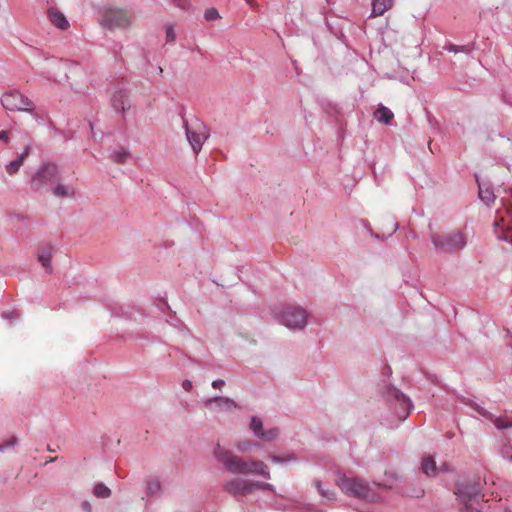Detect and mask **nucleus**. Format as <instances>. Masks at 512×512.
Returning a JSON list of instances; mask_svg holds the SVG:
<instances>
[{
	"mask_svg": "<svg viewBox=\"0 0 512 512\" xmlns=\"http://www.w3.org/2000/svg\"><path fill=\"white\" fill-rule=\"evenodd\" d=\"M148 489L149 490H153V489H159V483L157 481H152L148 484Z\"/></svg>",
	"mask_w": 512,
	"mask_h": 512,
	"instance_id": "39",
	"label": "nucleus"
},
{
	"mask_svg": "<svg viewBox=\"0 0 512 512\" xmlns=\"http://www.w3.org/2000/svg\"><path fill=\"white\" fill-rule=\"evenodd\" d=\"M186 137L193 151L198 154L209 137V128L200 120L185 123Z\"/></svg>",
	"mask_w": 512,
	"mask_h": 512,
	"instance_id": "6",
	"label": "nucleus"
},
{
	"mask_svg": "<svg viewBox=\"0 0 512 512\" xmlns=\"http://www.w3.org/2000/svg\"><path fill=\"white\" fill-rule=\"evenodd\" d=\"M249 474L260 475L265 479L271 478L268 466L263 461L252 458L249 459Z\"/></svg>",
	"mask_w": 512,
	"mask_h": 512,
	"instance_id": "15",
	"label": "nucleus"
},
{
	"mask_svg": "<svg viewBox=\"0 0 512 512\" xmlns=\"http://www.w3.org/2000/svg\"><path fill=\"white\" fill-rule=\"evenodd\" d=\"M52 257H53V248L51 246H49L38 255V260L41 262V264L44 268L51 271Z\"/></svg>",
	"mask_w": 512,
	"mask_h": 512,
	"instance_id": "22",
	"label": "nucleus"
},
{
	"mask_svg": "<svg viewBox=\"0 0 512 512\" xmlns=\"http://www.w3.org/2000/svg\"><path fill=\"white\" fill-rule=\"evenodd\" d=\"M204 406L212 411V412H219V411H230L234 408H236V403L227 397H215L211 399H207L204 402Z\"/></svg>",
	"mask_w": 512,
	"mask_h": 512,
	"instance_id": "12",
	"label": "nucleus"
},
{
	"mask_svg": "<svg viewBox=\"0 0 512 512\" xmlns=\"http://www.w3.org/2000/svg\"><path fill=\"white\" fill-rule=\"evenodd\" d=\"M93 494L98 498H107L111 495V490L103 483H97L93 489Z\"/></svg>",
	"mask_w": 512,
	"mask_h": 512,
	"instance_id": "24",
	"label": "nucleus"
},
{
	"mask_svg": "<svg viewBox=\"0 0 512 512\" xmlns=\"http://www.w3.org/2000/svg\"><path fill=\"white\" fill-rule=\"evenodd\" d=\"M17 439L15 437L11 438L9 441L5 442L4 445H0V451H2L4 448L13 446L16 443Z\"/></svg>",
	"mask_w": 512,
	"mask_h": 512,
	"instance_id": "34",
	"label": "nucleus"
},
{
	"mask_svg": "<svg viewBox=\"0 0 512 512\" xmlns=\"http://www.w3.org/2000/svg\"><path fill=\"white\" fill-rule=\"evenodd\" d=\"M476 180L478 182L480 199L486 204L494 202L495 195L490 185L488 183L480 182L478 178Z\"/></svg>",
	"mask_w": 512,
	"mask_h": 512,
	"instance_id": "18",
	"label": "nucleus"
},
{
	"mask_svg": "<svg viewBox=\"0 0 512 512\" xmlns=\"http://www.w3.org/2000/svg\"><path fill=\"white\" fill-rule=\"evenodd\" d=\"M49 20L58 28L65 30L69 27V22L62 12L57 8H50L48 11Z\"/></svg>",
	"mask_w": 512,
	"mask_h": 512,
	"instance_id": "16",
	"label": "nucleus"
},
{
	"mask_svg": "<svg viewBox=\"0 0 512 512\" xmlns=\"http://www.w3.org/2000/svg\"><path fill=\"white\" fill-rule=\"evenodd\" d=\"M493 423L498 429L512 427V422H510L506 418H502V417L495 418L493 420Z\"/></svg>",
	"mask_w": 512,
	"mask_h": 512,
	"instance_id": "28",
	"label": "nucleus"
},
{
	"mask_svg": "<svg viewBox=\"0 0 512 512\" xmlns=\"http://www.w3.org/2000/svg\"><path fill=\"white\" fill-rule=\"evenodd\" d=\"M53 194L59 198H71L75 196L76 191L72 186L58 184L53 189Z\"/></svg>",
	"mask_w": 512,
	"mask_h": 512,
	"instance_id": "21",
	"label": "nucleus"
},
{
	"mask_svg": "<svg viewBox=\"0 0 512 512\" xmlns=\"http://www.w3.org/2000/svg\"><path fill=\"white\" fill-rule=\"evenodd\" d=\"M421 469L427 476H436L439 470L434 458L431 456H426L422 459Z\"/></svg>",
	"mask_w": 512,
	"mask_h": 512,
	"instance_id": "20",
	"label": "nucleus"
},
{
	"mask_svg": "<svg viewBox=\"0 0 512 512\" xmlns=\"http://www.w3.org/2000/svg\"><path fill=\"white\" fill-rule=\"evenodd\" d=\"M30 150H31L30 146H26L24 151L15 160L10 161L6 165L5 169L9 175H14L19 171V169L23 165L25 159L29 156Z\"/></svg>",
	"mask_w": 512,
	"mask_h": 512,
	"instance_id": "14",
	"label": "nucleus"
},
{
	"mask_svg": "<svg viewBox=\"0 0 512 512\" xmlns=\"http://www.w3.org/2000/svg\"><path fill=\"white\" fill-rule=\"evenodd\" d=\"M176 39V34L172 26L166 27V42H173Z\"/></svg>",
	"mask_w": 512,
	"mask_h": 512,
	"instance_id": "30",
	"label": "nucleus"
},
{
	"mask_svg": "<svg viewBox=\"0 0 512 512\" xmlns=\"http://www.w3.org/2000/svg\"><path fill=\"white\" fill-rule=\"evenodd\" d=\"M457 494L465 512H481L483 495H481L478 486L465 485L458 489Z\"/></svg>",
	"mask_w": 512,
	"mask_h": 512,
	"instance_id": "8",
	"label": "nucleus"
},
{
	"mask_svg": "<svg viewBox=\"0 0 512 512\" xmlns=\"http://www.w3.org/2000/svg\"><path fill=\"white\" fill-rule=\"evenodd\" d=\"M111 106L117 113L125 114L132 107L130 91L124 87H117L111 93Z\"/></svg>",
	"mask_w": 512,
	"mask_h": 512,
	"instance_id": "11",
	"label": "nucleus"
},
{
	"mask_svg": "<svg viewBox=\"0 0 512 512\" xmlns=\"http://www.w3.org/2000/svg\"><path fill=\"white\" fill-rule=\"evenodd\" d=\"M405 494H406L407 496H409V497H416V498H418V497L423 496V494H424V490H422V489H417V490L413 491L412 493L405 492Z\"/></svg>",
	"mask_w": 512,
	"mask_h": 512,
	"instance_id": "32",
	"label": "nucleus"
},
{
	"mask_svg": "<svg viewBox=\"0 0 512 512\" xmlns=\"http://www.w3.org/2000/svg\"><path fill=\"white\" fill-rule=\"evenodd\" d=\"M317 487H318V490L320 492V494L325 497V498H328V499H332V496H334V493H329L328 491H324L320 488V485L317 484Z\"/></svg>",
	"mask_w": 512,
	"mask_h": 512,
	"instance_id": "35",
	"label": "nucleus"
},
{
	"mask_svg": "<svg viewBox=\"0 0 512 512\" xmlns=\"http://www.w3.org/2000/svg\"><path fill=\"white\" fill-rule=\"evenodd\" d=\"M81 508L84 512H92V505L89 501H83L81 504Z\"/></svg>",
	"mask_w": 512,
	"mask_h": 512,
	"instance_id": "33",
	"label": "nucleus"
},
{
	"mask_svg": "<svg viewBox=\"0 0 512 512\" xmlns=\"http://www.w3.org/2000/svg\"><path fill=\"white\" fill-rule=\"evenodd\" d=\"M214 456L230 472L235 474H249V459L244 460L231 451L222 448L220 444H217L214 450Z\"/></svg>",
	"mask_w": 512,
	"mask_h": 512,
	"instance_id": "2",
	"label": "nucleus"
},
{
	"mask_svg": "<svg viewBox=\"0 0 512 512\" xmlns=\"http://www.w3.org/2000/svg\"><path fill=\"white\" fill-rule=\"evenodd\" d=\"M282 322L288 328L302 329L307 323L306 311L301 308L289 306L283 311Z\"/></svg>",
	"mask_w": 512,
	"mask_h": 512,
	"instance_id": "10",
	"label": "nucleus"
},
{
	"mask_svg": "<svg viewBox=\"0 0 512 512\" xmlns=\"http://www.w3.org/2000/svg\"><path fill=\"white\" fill-rule=\"evenodd\" d=\"M247 3L250 6H255V4H256L254 0H247Z\"/></svg>",
	"mask_w": 512,
	"mask_h": 512,
	"instance_id": "41",
	"label": "nucleus"
},
{
	"mask_svg": "<svg viewBox=\"0 0 512 512\" xmlns=\"http://www.w3.org/2000/svg\"><path fill=\"white\" fill-rule=\"evenodd\" d=\"M224 489L234 496H246L255 489L272 491L273 486L265 482L251 481L243 478H234L224 484Z\"/></svg>",
	"mask_w": 512,
	"mask_h": 512,
	"instance_id": "4",
	"label": "nucleus"
},
{
	"mask_svg": "<svg viewBox=\"0 0 512 512\" xmlns=\"http://www.w3.org/2000/svg\"><path fill=\"white\" fill-rule=\"evenodd\" d=\"M131 15L119 8H108L103 15L102 25L108 29H125L131 25Z\"/></svg>",
	"mask_w": 512,
	"mask_h": 512,
	"instance_id": "9",
	"label": "nucleus"
},
{
	"mask_svg": "<svg viewBox=\"0 0 512 512\" xmlns=\"http://www.w3.org/2000/svg\"><path fill=\"white\" fill-rule=\"evenodd\" d=\"M257 446V443L250 441H240L236 444V448L243 453L251 451L252 447Z\"/></svg>",
	"mask_w": 512,
	"mask_h": 512,
	"instance_id": "27",
	"label": "nucleus"
},
{
	"mask_svg": "<svg viewBox=\"0 0 512 512\" xmlns=\"http://www.w3.org/2000/svg\"><path fill=\"white\" fill-rule=\"evenodd\" d=\"M58 167L53 163L42 164L30 179L33 191H40L58 178Z\"/></svg>",
	"mask_w": 512,
	"mask_h": 512,
	"instance_id": "7",
	"label": "nucleus"
},
{
	"mask_svg": "<svg viewBox=\"0 0 512 512\" xmlns=\"http://www.w3.org/2000/svg\"><path fill=\"white\" fill-rule=\"evenodd\" d=\"M337 485L347 495L370 501L376 500V496L370 486L363 480L342 476L337 480Z\"/></svg>",
	"mask_w": 512,
	"mask_h": 512,
	"instance_id": "1",
	"label": "nucleus"
},
{
	"mask_svg": "<svg viewBox=\"0 0 512 512\" xmlns=\"http://www.w3.org/2000/svg\"><path fill=\"white\" fill-rule=\"evenodd\" d=\"M279 434V430L277 428H272L266 431H262L258 438L264 441H273L277 438Z\"/></svg>",
	"mask_w": 512,
	"mask_h": 512,
	"instance_id": "25",
	"label": "nucleus"
},
{
	"mask_svg": "<svg viewBox=\"0 0 512 512\" xmlns=\"http://www.w3.org/2000/svg\"><path fill=\"white\" fill-rule=\"evenodd\" d=\"M271 460H272L273 462H275V463H278V462H282V461H284L285 459H282V458H281V457H279V456H272V457H271Z\"/></svg>",
	"mask_w": 512,
	"mask_h": 512,
	"instance_id": "40",
	"label": "nucleus"
},
{
	"mask_svg": "<svg viewBox=\"0 0 512 512\" xmlns=\"http://www.w3.org/2000/svg\"><path fill=\"white\" fill-rule=\"evenodd\" d=\"M447 49L450 51V52H453V53H458V52H463L465 51V47L464 46H456V45H453V44H450Z\"/></svg>",
	"mask_w": 512,
	"mask_h": 512,
	"instance_id": "31",
	"label": "nucleus"
},
{
	"mask_svg": "<svg viewBox=\"0 0 512 512\" xmlns=\"http://www.w3.org/2000/svg\"><path fill=\"white\" fill-rule=\"evenodd\" d=\"M225 385V382L221 379L215 380L212 382V387L215 389H220Z\"/></svg>",
	"mask_w": 512,
	"mask_h": 512,
	"instance_id": "36",
	"label": "nucleus"
},
{
	"mask_svg": "<svg viewBox=\"0 0 512 512\" xmlns=\"http://www.w3.org/2000/svg\"><path fill=\"white\" fill-rule=\"evenodd\" d=\"M431 241L434 247L442 252L457 251L462 249L466 244V238L460 231L432 234Z\"/></svg>",
	"mask_w": 512,
	"mask_h": 512,
	"instance_id": "3",
	"label": "nucleus"
},
{
	"mask_svg": "<svg viewBox=\"0 0 512 512\" xmlns=\"http://www.w3.org/2000/svg\"><path fill=\"white\" fill-rule=\"evenodd\" d=\"M157 72H159L161 74L163 72L162 67H158Z\"/></svg>",
	"mask_w": 512,
	"mask_h": 512,
	"instance_id": "42",
	"label": "nucleus"
},
{
	"mask_svg": "<svg viewBox=\"0 0 512 512\" xmlns=\"http://www.w3.org/2000/svg\"><path fill=\"white\" fill-rule=\"evenodd\" d=\"M1 103L5 109L12 112L33 113L35 110L34 102L18 90H12L3 94Z\"/></svg>",
	"mask_w": 512,
	"mask_h": 512,
	"instance_id": "5",
	"label": "nucleus"
},
{
	"mask_svg": "<svg viewBox=\"0 0 512 512\" xmlns=\"http://www.w3.org/2000/svg\"><path fill=\"white\" fill-rule=\"evenodd\" d=\"M0 140H2L5 143L9 142V134L7 131H0Z\"/></svg>",
	"mask_w": 512,
	"mask_h": 512,
	"instance_id": "37",
	"label": "nucleus"
},
{
	"mask_svg": "<svg viewBox=\"0 0 512 512\" xmlns=\"http://www.w3.org/2000/svg\"><path fill=\"white\" fill-rule=\"evenodd\" d=\"M393 6V0H372V17L382 16Z\"/></svg>",
	"mask_w": 512,
	"mask_h": 512,
	"instance_id": "17",
	"label": "nucleus"
},
{
	"mask_svg": "<svg viewBox=\"0 0 512 512\" xmlns=\"http://www.w3.org/2000/svg\"><path fill=\"white\" fill-rule=\"evenodd\" d=\"M220 16H219V13L216 9L214 8H211V9H208L206 12H205V19L207 21H213V20H216L218 19Z\"/></svg>",
	"mask_w": 512,
	"mask_h": 512,
	"instance_id": "29",
	"label": "nucleus"
},
{
	"mask_svg": "<svg viewBox=\"0 0 512 512\" xmlns=\"http://www.w3.org/2000/svg\"><path fill=\"white\" fill-rule=\"evenodd\" d=\"M262 421L258 419L257 417H253L250 422V428L254 432L255 436L259 437L262 430Z\"/></svg>",
	"mask_w": 512,
	"mask_h": 512,
	"instance_id": "26",
	"label": "nucleus"
},
{
	"mask_svg": "<svg viewBox=\"0 0 512 512\" xmlns=\"http://www.w3.org/2000/svg\"><path fill=\"white\" fill-rule=\"evenodd\" d=\"M130 157V153L126 149H117L112 152L111 159L117 164H124Z\"/></svg>",
	"mask_w": 512,
	"mask_h": 512,
	"instance_id": "23",
	"label": "nucleus"
},
{
	"mask_svg": "<svg viewBox=\"0 0 512 512\" xmlns=\"http://www.w3.org/2000/svg\"><path fill=\"white\" fill-rule=\"evenodd\" d=\"M374 117L378 122L388 125L393 120L394 114L387 107L380 105L374 112Z\"/></svg>",
	"mask_w": 512,
	"mask_h": 512,
	"instance_id": "19",
	"label": "nucleus"
},
{
	"mask_svg": "<svg viewBox=\"0 0 512 512\" xmlns=\"http://www.w3.org/2000/svg\"><path fill=\"white\" fill-rule=\"evenodd\" d=\"M182 387H183L184 390L190 391L192 389V382L189 381V380H185L182 383Z\"/></svg>",
	"mask_w": 512,
	"mask_h": 512,
	"instance_id": "38",
	"label": "nucleus"
},
{
	"mask_svg": "<svg viewBox=\"0 0 512 512\" xmlns=\"http://www.w3.org/2000/svg\"><path fill=\"white\" fill-rule=\"evenodd\" d=\"M389 397L397 402L403 413V418H406L411 407L409 399L396 388H393L389 391Z\"/></svg>",
	"mask_w": 512,
	"mask_h": 512,
	"instance_id": "13",
	"label": "nucleus"
}]
</instances>
